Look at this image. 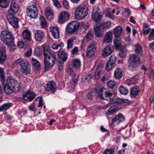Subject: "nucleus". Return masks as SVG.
Returning <instances> with one entry per match:
<instances>
[{
    "mask_svg": "<svg viewBox=\"0 0 154 154\" xmlns=\"http://www.w3.org/2000/svg\"><path fill=\"white\" fill-rule=\"evenodd\" d=\"M7 85L12 86L13 89L15 91L19 90V85H17L18 82L11 76L8 77L7 79Z\"/></svg>",
    "mask_w": 154,
    "mask_h": 154,
    "instance_id": "obj_8",
    "label": "nucleus"
},
{
    "mask_svg": "<svg viewBox=\"0 0 154 154\" xmlns=\"http://www.w3.org/2000/svg\"><path fill=\"white\" fill-rule=\"evenodd\" d=\"M26 12L27 16L31 18L35 19L37 17V10H27Z\"/></svg>",
    "mask_w": 154,
    "mask_h": 154,
    "instance_id": "obj_28",
    "label": "nucleus"
},
{
    "mask_svg": "<svg viewBox=\"0 0 154 154\" xmlns=\"http://www.w3.org/2000/svg\"><path fill=\"white\" fill-rule=\"evenodd\" d=\"M94 30L95 36L97 37H102L103 34V32L100 27L97 25L94 26Z\"/></svg>",
    "mask_w": 154,
    "mask_h": 154,
    "instance_id": "obj_22",
    "label": "nucleus"
},
{
    "mask_svg": "<svg viewBox=\"0 0 154 154\" xmlns=\"http://www.w3.org/2000/svg\"><path fill=\"white\" fill-rule=\"evenodd\" d=\"M42 50L38 48H35L34 50V53L37 56H40L42 54Z\"/></svg>",
    "mask_w": 154,
    "mask_h": 154,
    "instance_id": "obj_57",
    "label": "nucleus"
},
{
    "mask_svg": "<svg viewBox=\"0 0 154 154\" xmlns=\"http://www.w3.org/2000/svg\"><path fill=\"white\" fill-rule=\"evenodd\" d=\"M20 66L21 67H23L29 65L28 61L25 59H22L20 61Z\"/></svg>",
    "mask_w": 154,
    "mask_h": 154,
    "instance_id": "obj_51",
    "label": "nucleus"
},
{
    "mask_svg": "<svg viewBox=\"0 0 154 154\" xmlns=\"http://www.w3.org/2000/svg\"><path fill=\"white\" fill-rule=\"evenodd\" d=\"M44 36V32L41 30L36 31L35 35V38L37 41H41Z\"/></svg>",
    "mask_w": 154,
    "mask_h": 154,
    "instance_id": "obj_19",
    "label": "nucleus"
},
{
    "mask_svg": "<svg viewBox=\"0 0 154 154\" xmlns=\"http://www.w3.org/2000/svg\"><path fill=\"white\" fill-rule=\"evenodd\" d=\"M4 88L5 91L6 93L9 94L12 92V86L8 85L6 84L5 86H4Z\"/></svg>",
    "mask_w": 154,
    "mask_h": 154,
    "instance_id": "obj_40",
    "label": "nucleus"
},
{
    "mask_svg": "<svg viewBox=\"0 0 154 154\" xmlns=\"http://www.w3.org/2000/svg\"><path fill=\"white\" fill-rule=\"evenodd\" d=\"M79 76L78 75L75 74H74L73 75H72L71 79V83L75 85L77 83V82L78 81Z\"/></svg>",
    "mask_w": 154,
    "mask_h": 154,
    "instance_id": "obj_43",
    "label": "nucleus"
},
{
    "mask_svg": "<svg viewBox=\"0 0 154 154\" xmlns=\"http://www.w3.org/2000/svg\"><path fill=\"white\" fill-rule=\"evenodd\" d=\"M31 32L27 29L23 30L22 32V36L23 39L29 42L31 40Z\"/></svg>",
    "mask_w": 154,
    "mask_h": 154,
    "instance_id": "obj_18",
    "label": "nucleus"
},
{
    "mask_svg": "<svg viewBox=\"0 0 154 154\" xmlns=\"http://www.w3.org/2000/svg\"><path fill=\"white\" fill-rule=\"evenodd\" d=\"M103 66V64L102 63H99L94 73V77L96 79H99L102 75L101 71Z\"/></svg>",
    "mask_w": 154,
    "mask_h": 154,
    "instance_id": "obj_17",
    "label": "nucleus"
},
{
    "mask_svg": "<svg viewBox=\"0 0 154 154\" xmlns=\"http://www.w3.org/2000/svg\"><path fill=\"white\" fill-rule=\"evenodd\" d=\"M110 10V8H108L106 9L105 11L106 16L109 18L112 19L114 18V14H111Z\"/></svg>",
    "mask_w": 154,
    "mask_h": 154,
    "instance_id": "obj_50",
    "label": "nucleus"
},
{
    "mask_svg": "<svg viewBox=\"0 0 154 154\" xmlns=\"http://www.w3.org/2000/svg\"><path fill=\"white\" fill-rule=\"evenodd\" d=\"M114 65L111 62L107 61L106 66V70L108 71H110L112 69Z\"/></svg>",
    "mask_w": 154,
    "mask_h": 154,
    "instance_id": "obj_53",
    "label": "nucleus"
},
{
    "mask_svg": "<svg viewBox=\"0 0 154 154\" xmlns=\"http://www.w3.org/2000/svg\"><path fill=\"white\" fill-rule=\"evenodd\" d=\"M134 51L136 53L141 55L143 53L142 48L139 44H136L135 46Z\"/></svg>",
    "mask_w": 154,
    "mask_h": 154,
    "instance_id": "obj_39",
    "label": "nucleus"
},
{
    "mask_svg": "<svg viewBox=\"0 0 154 154\" xmlns=\"http://www.w3.org/2000/svg\"><path fill=\"white\" fill-rule=\"evenodd\" d=\"M114 51V47L111 45H108L105 46L101 52L102 55L104 57L109 56Z\"/></svg>",
    "mask_w": 154,
    "mask_h": 154,
    "instance_id": "obj_9",
    "label": "nucleus"
},
{
    "mask_svg": "<svg viewBox=\"0 0 154 154\" xmlns=\"http://www.w3.org/2000/svg\"><path fill=\"white\" fill-rule=\"evenodd\" d=\"M70 15L67 11H62L58 17V22L60 23H63L66 21L68 19Z\"/></svg>",
    "mask_w": 154,
    "mask_h": 154,
    "instance_id": "obj_13",
    "label": "nucleus"
},
{
    "mask_svg": "<svg viewBox=\"0 0 154 154\" xmlns=\"http://www.w3.org/2000/svg\"><path fill=\"white\" fill-rule=\"evenodd\" d=\"M38 107H40L42 106L43 105L42 103V97H38Z\"/></svg>",
    "mask_w": 154,
    "mask_h": 154,
    "instance_id": "obj_62",
    "label": "nucleus"
},
{
    "mask_svg": "<svg viewBox=\"0 0 154 154\" xmlns=\"http://www.w3.org/2000/svg\"><path fill=\"white\" fill-rule=\"evenodd\" d=\"M7 0H0V7L4 8H7L8 6Z\"/></svg>",
    "mask_w": 154,
    "mask_h": 154,
    "instance_id": "obj_49",
    "label": "nucleus"
},
{
    "mask_svg": "<svg viewBox=\"0 0 154 154\" xmlns=\"http://www.w3.org/2000/svg\"><path fill=\"white\" fill-rule=\"evenodd\" d=\"M56 56L54 54L52 56L48 57V59L44 60L45 69V71H48L52 67L55 63Z\"/></svg>",
    "mask_w": 154,
    "mask_h": 154,
    "instance_id": "obj_5",
    "label": "nucleus"
},
{
    "mask_svg": "<svg viewBox=\"0 0 154 154\" xmlns=\"http://www.w3.org/2000/svg\"><path fill=\"white\" fill-rule=\"evenodd\" d=\"M116 57L114 55H112L110 56L108 61L114 64L116 62Z\"/></svg>",
    "mask_w": 154,
    "mask_h": 154,
    "instance_id": "obj_55",
    "label": "nucleus"
},
{
    "mask_svg": "<svg viewBox=\"0 0 154 154\" xmlns=\"http://www.w3.org/2000/svg\"><path fill=\"white\" fill-rule=\"evenodd\" d=\"M114 151V149L112 148L106 149L104 152L103 154H112L113 153Z\"/></svg>",
    "mask_w": 154,
    "mask_h": 154,
    "instance_id": "obj_59",
    "label": "nucleus"
},
{
    "mask_svg": "<svg viewBox=\"0 0 154 154\" xmlns=\"http://www.w3.org/2000/svg\"><path fill=\"white\" fill-rule=\"evenodd\" d=\"M88 13V8L85 5H81L76 8L75 15L76 18L80 20L85 18Z\"/></svg>",
    "mask_w": 154,
    "mask_h": 154,
    "instance_id": "obj_2",
    "label": "nucleus"
},
{
    "mask_svg": "<svg viewBox=\"0 0 154 154\" xmlns=\"http://www.w3.org/2000/svg\"><path fill=\"white\" fill-rule=\"evenodd\" d=\"M140 62V58L138 54H134L130 55L128 60V69L132 72L136 71Z\"/></svg>",
    "mask_w": 154,
    "mask_h": 154,
    "instance_id": "obj_1",
    "label": "nucleus"
},
{
    "mask_svg": "<svg viewBox=\"0 0 154 154\" xmlns=\"http://www.w3.org/2000/svg\"><path fill=\"white\" fill-rule=\"evenodd\" d=\"M125 117L122 114L119 113L115 116L112 120V124L116 123L119 124L125 121Z\"/></svg>",
    "mask_w": 154,
    "mask_h": 154,
    "instance_id": "obj_14",
    "label": "nucleus"
},
{
    "mask_svg": "<svg viewBox=\"0 0 154 154\" xmlns=\"http://www.w3.org/2000/svg\"><path fill=\"white\" fill-rule=\"evenodd\" d=\"M76 38H70L67 41V48L68 49L71 48L73 46L74 42Z\"/></svg>",
    "mask_w": 154,
    "mask_h": 154,
    "instance_id": "obj_34",
    "label": "nucleus"
},
{
    "mask_svg": "<svg viewBox=\"0 0 154 154\" xmlns=\"http://www.w3.org/2000/svg\"><path fill=\"white\" fill-rule=\"evenodd\" d=\"M58 57L61 60V62H63L67 59V55L65 52L60 49L58 51Z\"/></svg>",
    "mask_w": 154,
    "mask_h": 154,
    "instance_id": "obj_21",
    "label": "nucleus"
},
{
    "mask_svg": "<svg viewBox=\"0 0 154 154\" xmlns=\"http://www.w3.org/2000/svg\"><path fill=\"white\" fill-rule=\"evenodd\" d=\"M112 33L111 31H109L107 32L105 35V36L102 42L103 43L109 44L112 42Z\"/></svg>",
    "mask_w": 154,
    "mask_h": 154,
    "instance_id": "obj_16",
    "label": "nucleus"
},
{
    "mask_svg": "<svg viewBox=\"0 0 154 154\" xmlns=\"http://www.w3.org/2000/svg\"><path fill=\"white\" fill-rule=\"evenodd\" d=\"M43 52L45 59L46 60L54 54V52H51L49 50L45 48H43Z\"/></svg>",
    "mask_w": 154,
    "mask_h": 154,
    "instance_id": "obj_27",
    "label": "nucleus"
},
{
    "mask_svg": "<svg viewBox=\"0 0 154 154\" xmlns=\"http://www.w3.org/2000/svg\"><path fill=\"white\" fill-rule=\"evenodd\" d=\"M32 63L36 70L38 69L40 67V65L39 62L33 57L32 58Z\"/></svg>",
    "mask_w": 154,
    "mask_h": 154,
    "instance_id": "obj_41",
    "label": "nucleus"
},
{
    "mask_svg": "<svg viewBox=\"0 0 154 154\" xmlns=\"http://www.w3.org/2000/svg\"><path fill=\"white\" fill-rule=\"evenodd\" d=\"M116 84V82L114 81H110L108 82L107 83V85L108 87L110 88H113Z\"/></svg>",
    "mask_w": 154,
    "mask_h": 154,
    "instance_id": "obj_54",
    "label": "nucleus"
},
{
    "mask_svg": "<svg viewBox=\"0 0 154 154\" xmlns=\"http://www.w3.org/2000/svg\"><path fill=\"white\" fill-rule=\"evenodd\" d=\"M27 10H37L36 5L34 2H31L29 3Z\"/></svg>",
    "mask_w": 154,
    "mask_h": 154,
    "instance_id": "obj_46",
    "label": "nucleus"
},
{
    "mask_svg": "<svg viewBox=\"0 0 154 154\" xmlns=\"http://www.w3.org/2000/svg\"><path fill=\"white\" fill-rule=\"evenodd\" d=\"M6 56L5 49L0 48V64H3L6 60Z\"/></svg>",
    "mask_w": 154,
    "mask_h": 154,
    "instance_id": "obj_23",
    "label": "nucleus"
},
{
    "mask_svg": "<svg viewBox=\"0 0 154 154\" xmlns=\"http://www.w3.org/2000/svg\"><path fill=\"white\" fill-rule=\"evenodd\" d=\"M97 91L95 89H92L89 93L87 95V97L88 99L91 100L93 99V97L97 95Z\"/></svg>",
    "mask_w": 154,
    "mask_h": 154,
    "instance_id": "obj_35",
    "label": "nucleus"
},
{
    "mask_svg": "<svg viewBox=\"0 0 154 154\" xmlns=\"http://www.w3.org/2000/svg\"><path fill=\"white\" fill-rule=\"evenodd\" d=\"M105 89L103 88H97L95 90L97 91V95L98 94L99 97L102 100H105L106 99L103 96L102 94Z\"/></svg>",
    "mask_w": 154,
    "mask_h": 154,
    "instance_id": "obj_37",
    "label": "nucleus"
},
{
    "mask_svg": "<svg viewBox=\"0 0 154 154\" xmlns=\"http://www.w3.org/2000/svg\"><path fill=\"white\" fill-rule=\"evenodd\" d=\"M12 40H11L10 43L8 44H5L9 47L11 50H14L16 48V45L12 42Z\"/></svg>",
    "mask_w": 154,
    "mask_h": 154,
    "instance_id": "obj_56",
    "label": "nucleus"
},
{
    "mask_svg": "<svg viewBox=\"0 0 154 154\" xmlns=\"http://www.w3.org/2000/svg\"><path fill=\"white\" fill-rule=\"evenodd\" d=\"M93 36V32L90 31L86 34L85 39L87 42H88L92 39Z\"/></svg>",
    "mask_w": 154,
    "mask_h": 154,
    "instance_id": "obj_47",
    "label": "nucleus"
},
{
    "mask_svg": "<svg viewBox=\"0 0 154 154\" xmlns=\"http://www.w3.org/2000/svg\"><path fill=\"white\" fill-rule=\"evenodd\" d=\"M113 43L116 49H118L121 47V43L120 37H114Z\"/></svg>",
    "mask_w": 154,
    "mask_h": 154,
    "instance_id": "obj_31",
    "label": "nucleus"
},
{
    "mask_svg": "<svg viewBox=\"0 0 154 154\" xmlns=\"http://www.w3.org/2000/svg\"><path fill=\"white\" fill-rule=\"evenodd\" d=\"M103 16L100 14H96L92 15V17L93 20L95 23H97L101 21Z\"/></svg>",
    "mask_w": 154,
    "mask_h": 154,
    "instance_id": "obj_32",
    "label": "nucleus"
},
{
    "mask_svg": "<svg viewBox=\"0 0 154 154\" xmlns=\"http://www.w3.org/2000/svg\"><path fill=\"white\" fill-rule=\"evenodd\" d=\"M128 101V100L127 99L119 98L115 100L114 102L115 103L119 104L125 103Z\"/></svg>",
    "mask_w": 154,
    "mask_h": 154,
    "instance_id": "obj_52",
    "label": "nucleus"
},
{
    "mask_svg": "<svg viewBox=\"0 0 154 154\" xmlns=\"http://www.w3.org/2000/svg\"><path fill=\"white\" fill-rule=\"evenodd\" d=\"M18 5L15 1H12L11 3L10 9L8 10V14H16L18 11Z\"/></svg>",
    "mask_w": 154,
    "mask_h": 154,
    "instance_id": "obj_15",
    "label": "nucleus"
},
{
    "mask_svg": "<svg viewBox=\"0 0 154 154\" xmlns=\"http://www.w3.org/2000/svg\"><path fill=\"white\" fill-rule=\"evenodd\" d=\"M40 25L42 27L45 28L47 26L46 21L44 18L42 16H40Z\"/></svg>",
    "mask_w": 154,
    "mask_h": 154,
    "instance_id": "obj_45",
    "label": "nucleus"
},
{
    "mask_svg": "<svg viewBox=\"0 0 154 154\" xmlns=\"http://www.w3.org/2000/svg\"><path fill=\"white\" fill-rule=\"evenodd\" d=\"M21 69L22 73L26 75L29 74L30 72V66L24 67H21Z\"/></svg>",
    "mask_w": 154,
    "mask_h": 154,
    "instance_id": "obj_44",
    "label": "nucleus"
},
{
    "mask_svg": "<svg viewBox=\"0 0 154 154\" xmlns=\"http://www.w3.org/2000/svg\"><path fill=\"white\" fill-rule=\"evenodd\" d=\"M7 17L9 22L14 27H18V20L14 14H8L7 15Z\"/></svg>",
    "mask_w": 154,
    "mask_h": 154,
    "instance_id": "obj_7",
    "label": "nucleus"
},
{
    "mask_svg": "<svg viewBox=\"0 0 154 154\" xmlns=\"http://www.w3.org/2000/svg\"><path fill=\"white\" fill-rule=\"evenodd\" d=\"M0 75L1 78L2 79V81L3 82H5V77L3 69L0 67Z\"/></svg>",
    "mask_w": 154,
    "mask_h": 154,
    "instance_id": "obj_58",
    "label": "nucleus"
},
{
    "mask_svg": "<svg viewBox=\"0 0 154 154\" xmlns=\"http://www.w3.org/2000/svg\"><path fill=\"white\" fill-rule=\"evenodd\" d=\"M142 32L143 35H146L149 34L148 38L149 41L154 40V29L149 28L147 29H143Z\"/></svg>",
    "mask_w": 154,
    "mask_h": 154,
    "instance_id": "obj_10",
    "label": "nucleus"
},
{
    "mask_svg": "<svg viewBox=\"0 0 154 154\" xmlns=\"http://www.w3.org/2000/svg\"><path fill=\"white\" fill-rule=\"evenodd\" d=\"M78 51V48L77 47H75L71 51L72 54H77Z\"/></svg>",
    "mask_w": 154,
    "mask_h": 154,
    "instance_id": "obj_64",
    "label": "nucleus"
},
{
    "mask_svg": "<svg viewBox=\"0 0 154 154\" xmlns=\"http://www.w3.org/2000/svg\"><path fill=\"white\" fill-rule=\"evenodd\" d=\"M63 5L64 8L65 9H68L70 7L68 2L66 0L63 1Z\"/></svg>",
    "mask_w": 154,
    "mask_h": 154,
    "instance_id": "obj_61",
    "label": "nucleus"
},
{
    "mask_svg": "<svg viewBox=\"0 0 154 154\" xmlns=\"http://www.w3.org/2000/svg\"><path fill=\"white\" fill-rule=\"evenodd\" d=\"M45 14L48 20H51L54 17V12L53 10L49 7H47L45 10Z\"/></svg>",
    "mask_w": 154,
    "mask_h": 154,
    "instance_id": "obj_20",
    "label": "nucleus"
},
{
    "mask_svg": "<svg viewBox=\"0 0 154 154\" xmlns=\"http://www.w3.org/2000/svg\"><path fill=\"white\" fill-rule=\"evenodd\" d=\"M102 7L101 5L100 4L94 6L93 7L92 15L100 14Z\"/></svg>",
    "mask_w": 154,
    "mask_h": 154,
    "instance_id": "obj_29",
    "label": "nucleus"
},
{
    "mask_svg": "<svg viewBox=\"0 0 154 154\" xmlns=\"http://www.w3.org/2000/svg\"><path fill=\"white\" fill-rule=\"evenodd\" d=\"M73 67L76 69H79L81 66V62L79 59H74L72 61Z\"/></svg>",
    "mask_w": 154,
    "mask_h": 154,
    "instance_id": "obj_33",
    "label": "nucleus"
},
{
    "mask_svg": "<svg viewBox=\"0 0 154 154\" xmlns=\"http://www.w3.org/2000/svg\"><path fill=\"white\" fill-rule=\"evenodd\" d=\"M140 91V90L137 86H135L131 89L130 95L131 97H136Z\"/></svg>",
    "mask_w": 154,
    "mask_h": 154,
    "instance_id": "obj_26",
    "label": "nucleus"
},
{
    "mask_svg": "<svg viewBox=\"0 0 154 154\" xmlns=\"http://www.w3.org/2000/svg\"><path fill=\"white\" fill-rule=\"evenodd\" d=\"M111 24V23L109 21H107L104 22H101L100 24V26L103 29H109Z\"/></svg>",
    "mask_w": 154,
    "mask_h": 154,
    "instance_id": "obj_36",
    "label": "nucleus"
},
{
    "mask_svg": "<svg viewBox=\"0 0 154 154\" xmlns=\"http://www.w3.org/2000/svg\"><path fill=\"white\" fill-rule=\"evenodd\" d=\"M96 44L95 42L91 43L86 50V56L88 58L93 57L96 51Z\"/></svg>",
    "mask_w": 154,
    "mask_h": 154,
    "instance_id": "obj_6",
    "label": "nucleus"
},
{
    "mask_svg": "<svg viewBox=\"0 0 154 154\" xmlns=\"http://www.w3.org/2000/svg\"><path fill=\"white\" fill-rule=\"evenodd\" d=\"M115 37H120L122 31V28L120 26H118L115 28L113 30Z\"/></svg>",
    "mask_w": 154,
    "mask_h": 154,
    "instance_id": "obj_25",
    "label": "nucleus"
},
{
    "mask_svg": "<svg viewBox=\"0 0 154 154\" xmlns=\"http://www.w3.org/2000/svg\"><path fill=\"white\" fill-rule=\"evenodd\" d=\"M119 91L121 94L124 95H126L128 93V90L122 85L119 88Z\"/></svg>",
    "mask_w": 154,
    "mask_h": 154,
    "instance_id": "obj_42",
    "label": "nucleus"
},
{
    "mask_svg": "<svg viewBox=\"0 0 154 154\" xmlns=\"http://www.w3.org/2000/svg\"><path fill=\"white\" fill-rule=\"evenodd\" d=\"M79 27V23L74 21L70 22L66 27V31L68 34H72L78 29Z\"/></svg>",
    "mask_w": 154,
    "mask_h": 154,
    "instance_id": "obj_4",
    "label": "nucleus"
},
{
    "mask_svg": "<svg viewBox=\"0 0 154 154\" xmlns=\"http://www.w3.org/2000/svg\"><path fill=\"white\" fill-rule=\"evenodd\" d=\"M46 90L49 91H51L52 92H55L56 89V87L55 83L53 82H48L47 84Z\"/></svg>",
    "mask_w": 154,
    "mask_h": 154,
    "instance_id": "obj_24",
    "label": "nucleus"
},
{
    "mask_svg": "<svg viewBox=\"0 0 154 154\" xmlns=\"http://www.w3.org/2000/svg\"><path fill=\"white\" fill-rule=\"evenodd\" d=\"M29 109L31 111H35V104L34 102H33L31 105L29 106Z\"/></svg>",
    "mask_w": 154,
    "mask_h": 154,
    "instance_id": "obj_60",
    "label": "nucleus"
},
{
    "mask_svg": "<svg viewBox=\"0 0 154 154\" xmlns=\"http://www.w3.org/2000/svg\"><path fill=\"white\" fill-rule=\"evenodd\" d=\"M11 103H6L2 105L0 107V112L2 111L3 110H7L11 106Z\"/></svg>",
    "mask_w": 154,
    "mask_h": 154,
    "instance_id": "obj_48",
    "label": "nucleus"
},
{
    "mask_svg": "<svg viewBox=\"0 0 154 154\" xmlns=\"http://www.w3.org/2000/svg\"><path fill=\"white\" fill-rule=\"evenodd\" d=\"M50 31L52 36L55 39L59 38L60 36L59 28L57 26H51L49 28Z\"/></svg>",
    "mask_w": 154,
    "mask_h": 154,
    "instance_id": "obj_12",
    "label": "nucleus"
},
{
    "mask_svg": "<svg viewBox=\"0 0 154 154\" xmlns=\"http://www.w3.org/2000/svg\"><path fill=\"white\" fill-rule=\"evenodd\" d=\"M118 111L117 108L116 106H112L108 109L107 113L109 115H112Z\"/></svg>",
    "mask_w": 154,
    "mask_h": 154,
    "instance_id": "obj_38",
    "label": "nucleus"
},
{
    "mask_svg": "<svg viewBox=\"0 0 154 154\" xmlns=\"http://www.w3.org/2000/svg\"><path fill=\"white\" fill-rule=\"evenodd\" d=\"M92 76L91 74H89L84 76L83 79L89 82L90 81V79L92 78Z\"/></svg>",
    "mask_w": 154,
    "mask_h": 154,
    "instance_id": "obj_63",
    "label": "nucleus"
},
{
    "mask_svg": "<svg viewBox=\"0 0 154 154\" xmlns=\"http://www.w3.org/2000/svg\"><path fill=\"white\" fill-rule=\"evenodd\" d=\"M114 76L117 79L121 78L122 76V69L119 68H117L114 72Z\"/></svg>",
    "mask_w": 154,
    "mask_h": 154,
    "instance_id": "obj_30",
    "label": "nucleus"
},
{
    "mask_svg": "<svg viewBox=\"0 0 154 154\" xmlns=\"http://www.w3.org/2000/svg\"><path fill=\"white\" fill-rule=\"evenodd\" d=\"M1 41L5 44H8L11 40H13L12 32L8 29L2 31L0 35Z\"/></svg>",
    "mask_w": 154,
    "mask_h": 154,
    "instance_id": "obj_3",
    "label": "nucleus"
},
{
    "mask_svg": "<svg viewBox=\"0 0 154 154\" xmlns=\"http://www.w3.org/2000/svg\"><path fill=\"white\" fill-rule=\"evenodd\" d=\"M36 96V94L33 92L28 91L23 94V98L25 100H28L29 102L32 101Z\"/></svg>",
    "mask_w": 154,
    "mask_h": 154,
    "instance_id": "obj_11",
    "label": "nucleus"
}]
</instances>
